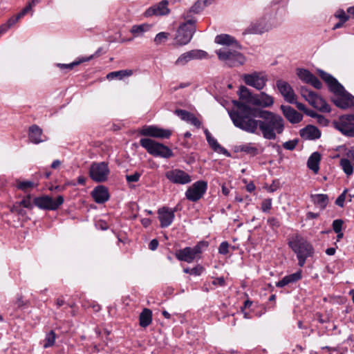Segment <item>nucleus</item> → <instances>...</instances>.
Instances as JSON below:
<instances>
[{"label":"nucleus","instance_id":"obj_1","mask_svg":"<svg viewBox=\"0 0 354 354\" xmlns=\"http://www.w3.org/2000/svg\"><path fill=\"white\" fill-rule=\"evenodd\" d=\"M235 109L229 111V115L234 125L250 133H257L259 124V120L261 109L252 108L250 106L239 102L234 101Z\"/></svg>","mask_w":354,"mask_h":354},{"label":"nucleus","instance_id":"obj_2","mask_svg":"<svg viewBox=\"0 0 354 354\" xmlns=\"http://www.w3.org/2000/svg\"><path fill=\"white\" fill-rule=\"evenodd\" d=\"M259 127L262 136L267 140H275L277 134L284 130V120L281 116L273 112L262 110L260 112Z\"/></svg>","mask_w":354,"mask_h":354},{"label":"nucleus","instance_id":"obj_3","mask_svg":"<svg viewBox=\"0 0 354 354\" xmlns=\"http://www.w3.org/2000/svg\"><path fill=\"white\" fill-rule=\"evenodd\" d=\"M288 245L297 254L299 266H304L308 259L314 257L315 250L312 244L299 235L292 236Z\"/></svg>","mask_w":354,"mask_h":354},{"label":"nucleus","instance_id":"obj_4","mask_svg":"<svg viewBox=\"0 0 354 354\" xmlns=\"http://www.w3.org/2000/svg\"><path fill=\"white\" fill-rule=\"evenodd\" d=\"M236 47L223 46L216 51L219 60L223 62L229 67H236L243 65L245 61V57Z\"/></svg>","mask_w":354,"mask_h":354},{"label":"nucleus","instance_id":"obj_5","mask_svg":"<svg viewBox=\"0 0 354 354\" xmlns=\"http://www.w3.org/2000/svg\"><path fill=\"white\" fill-rule=\"evenodd\" d=\"M208 247L207 241H200L194 247H185L176 250V257L178 259L191 263L201 258L202 253Z\"/></svg>","mask_w":354,"mask_h":354},{"label":"nucleus","instance_id":"obj_6","mask_svg":"<svg viewBox=\"0 0 354 354\" xmlns=\"http://www.w3.org/2000/svg\"><path fill=\"white\" fill-rule=\"evenodd\" d=\"M140 144L149 153L154 156L168 158L172 157L174 155L172 151L168 147L150 138L140 139Z\"/></svg>","mask_w":354,"mask_h":354},{"label":"nucleus","instance_id":"obj_7","mask_svg":"<svg viewBox=\"0 0 354 354\" xmlns=\"http://www.w3.org/2000/svg\"><path fill=\"white\" fill-rule=\"evenodd\" d=\"M110 174V169L107 162H93L89 169V176L97 183L105 182Z\"/></svg>","mask_w":354,"mask_h":354},{"label":"nucleus","instance_id":"obj_8","mask_svg":"<svg viewBox=\"0 0 354 354\" xmlns=\"http://www.w3.org/2000/svg\"><path fill=\"white\" fill-rule=\"evenodd\" d=\"M33 203L35 206L41 209L56 210L64 203V197L58 196L55 200L49 196H43L34 198Z\"/></svg>","mask_w":354,"mask_h":354},{"label":"nucleus","instance_id":"obj_9","mask_svg":"<svg viewBox=\"0 0 354 354\" xmlns=\"http://www.w3.org/2000/svg\"><path fill=\"white\" fill-rule=\"evenodd\" d=\"M334 126L343 135L354 137V114L341 116L337 121L334 122Z\"/></svg>","mask_w":354,"mask_h":354},{"label":"nucleus","instance_id":"obj_10","mask_svg":"<svg viewBox=\"0 0 354 354\" xmlns=\"http://www.w3.org/2000/svg\"><path fill=\"white\" fill-rule=\"evenodd\" d=\"M207 189V183L204 180L195 182L190 186L185 192L187 199L192 202H196L200 200Z\"/></svg>","mask_w":354,"mask_h":354},{"label":"nucleus","instance_id":"obj_11","mask_svg":"<svg viewBox=\"0 0 354 354\" xmlns=\"http://www.w3.org/2000/svg\"><path fill=\"white\" fill-rule=\"evenodd\" d=\"M195 31L196 27L180 24L174 38L176 43L180 46L187 44L191 41Z\"/></svg>","mask_w":354,"mask_h":354},{"label":"nucleus","instance_id":"obj_12","mask_svg":"<svg viewBox=\"0 0 354 354\" xmlns=\"http://www.w3.org/2000/svg\"><path fill=\"white\" fill-rule=\"evenodd\" d=\"M243 80L247 85L260 91L264 88L268 80L263 73L254 72L251 74H245Z\"/></svg>","mask_w":354,"mask_h":354},{"label":"nucleus","instance_id":"obj_13","mask_svg":"<svg viewBox=\"0 0 354 354\" xmlns=\"http://www.w3.org/2000/svg\"><path fill=\"white\" fill-rule=\"evenodd\" d=\"M165 177L174 184L185 185L192 181L191 176L188 174L178 169L166 171Z\"/></svg>","mask_w":354,"mask_h":354},{"label":"nucleus","instance_id":"obj_14","mask_svg":"<svg viewBox=\"0 0 354 354\" xmlns=\"http://www.w3.org/2000/svg\"><path fill=\"white\" fill-rule=\"evenodd\" d=\"M207 53L203 50H192L182 54L175 62L177 66H184L193 59H202L207 57Z\"/></svg>","mask_w":354,"mask_h":354},{"label":"nucleus","instance_id":"obj_15","mask_svg":"<svg viewBox=\"0 0 354 354\" xmlns=\"http://www.w3.org/2000/svg\"><path fill=\"white\" fill-rule=\"evenodd\" d=\"M319 77L328 84L329 90L333 93H342L344 91V86L330 74L318 70Z\"/></svg>","mask_w":354,"mask_h":354},{"label":"nucleus","instance_id":"obj_16","mask_svg":"<svg viewBox=\"0 0 354 354\" xmlns=\"http://www.w3.org/2000/svg\"><path fill=\"white\" fill-rule=\"evenodd\" d=\"M140 133L146 136L169 138L171 135V131L168 129H163L153 126H145L140 131Z\"/></svg>","mask_w":354,"mask_h":354},{"label":"nucleus","instance_id":"obj_17","mask_svg":"<svg viewBox=\"0 0 354 354\" xmlns=\"http://www.w3.org/2000/svg\"><path fill=\"white\" fill-rule=\"evenodd\" d=\"M297 74L301 80L315 88L320 89L322 87V83L309 71L304 68L298 69Z\"/></svg>","mask_w":354,"mask_h":354},{"label":"nucleus","instance_id":"obj_18","mask_svg":"<svg viewBox=\"0 0 354 354\" xmlns=\"http://www.w3.org/2000/svg\"><path fill=\"white\" fill-rule=\"evenodd\" d=\"M158 220L160 226L162 228L169 227L174 220L175 214L174 211H171L168 207H162L158 210Z\"/></svg>","mask_w":354,"mask_h":354},{"label":"nucleus","instance_id":"obj_19","mask_svg":"<svg viewBox=\"0 0 354 354\" xmlns=\"http://www.w3.org/2000/svg\"><path fill=\"white\" fill-rule=\"evenodd\" d=\"M168 4L169 2L167 0H162L158 4L148 8L145 15L146 17L167 15L170 12V10L168 8Z\"/></svg>","mask_w":354,"mask_h":354},{"label":"nucleus","instance_id":"obj_20","mask_svg":"<svg viewBox=\"0 0 354 354\" xmlns=\"http://www.w3.org/2000/svg\"><path fill=\"white\" fill-rule=\"evenodd\" d=\"M276 85L285 100L291 104L295 102V95L294 91L288 82L279 80L277 81Z\"/></svg>","mask_w":354,"mask_h":354},{"label":"nucleus","instance_id":"obj_21","mask_svg":"<svg viewBox=\"0 0 354 354\" xmlns=\"http://www.w3.org/2000/svg\"><path fill=\"white\" fill-rule=\"evenodd\" d=\"M337 97L333 101L339 108L346 109L354 106V97L345 90L342 93H335Z\"/></svg>","mask_w":354,"mask_h":354},{"label":"nucleus","instance_id":"obj_22","mask_svg":"<svg viewBox=\"0 0 354 354\" xmlns=\"http://www.w3.org/2000/svg\"><path fill=\"white\" fill-rule=\"evenodd\" d=\"M252 98V104L262 108L270 107L274 104V98L265 92H261L259 94H254Z\"/></svg>","mask_w":354,"mask_h":354},{"label":"nucleus","instance_id":"obj_23","mask_svg":"<svg viewBox=\"0 0 354 354\" xmlns=\"http://www.w3.org/2000/svg\"><path fill=\"white\" fill-rule=\"evenodd\" d=\"M281 109L286 118L292 124L299 123L303 115L290 106L281 105Z\"/></svg>","mask_w":354,"mask_h":354},{"label":"nucleus","instance_id":"obj_24","mask_svg":"<svg viewBox=\"0 0 354 354\" xmlns=\"http://www.w3.org/2000/svg\"><path fill=\"white\" fill-rule=\"evenodd\" d=\"M270 28V26L264 20L261 19L255 23L251 24L245 30V33L248 34H263L267 32Z\"/></svg>","mask_w":354,"mask_h":354},{"label":"nucleus","instance_id":"obj_25","mask_svg":"<svg viewBox=\"0 0 354 354\" xmlns=\"http://www.w3.org/2000/svg\"><path fill=\"white\" fill-rule=\"evenodd\" d=\"M94 201L99 204L105 203L109 199V194L106 187L103 185L97 186L91 192Z\"/></svg>","mask_w":354,"mask_h":354},{"label":"nucleus","instance_id":"obj_26","mask_svg":"<svg viewBox=\"0 0 354 354\" xmlns=\"http://www.w3.org/2000/svg\"><path fill=\"white\" fill-rule=\"evenodd\" d=\"M300 136L305 140H315L321 136V132L313 125H307L299 131Z\"/></svg>","mask_w":354,"mask_h":354},{"label":"nucleus","instance_id":"obj_27","mask_svg":"<svg viewBox=\"0 0 354 354\" xmlns=\"http://www.w3.org/2000/svg\"><path fill=\"white\" fill-rule=\"evenodd\" d=\"M215 42L224 46L236 47L238 49H241V46L234 38L227 34L217 35L215 38Z\"/></svg>","mask_w":354,"mask_h":354},{"label":"nucleus","instance_id":"obj_28","mask_svg":"<svg viewBox=\"0 0 354 354\" xmlns=\"http://www.w3.org/2000/svg\"><path fill=\"white\" fill-rule=\"evenodd\" d=\"M301 278V270H298L295 273L285 276L281 280L279 281L276 286L279 288L284 287L290 283H293Z\"/></svg>","mask_w":354,"mask_h":354},{"label":"nucleus","instance_id":"obj_29","mask_svg":"<svg viewBox=\"0 0 354 354\" xmlns=\"http://www.w3.org/2000/svg\"><path fill=\"white\" fill-rule=\"evenodd\" d=\"M29 139L35 143L39 144L44 141L41 138L42 130L37 125H32L29 129Z\"/></svg>","mask_w":354,"mask_h":354},{"label":"nucleus","instance_id":"obj_30","mask_svg":"<svg viewBox=\"0 0 354 354\" xmlns=\"http://www.w3.org/2000/svg\"><path fill=\"white\" fill-rule=\"evenodd\" d=\"M321 156L318 152L313 153L307 161L308 167L315 174H317L319 169V162Z\"/></svg>","mask_w":354,"mask_h":354},{"label":"nucleus","instance_id":"obj_31","mask_svg":"<svg viewBox=\"0 0 354 354\" xmlns=\"http://www.w3.org/2000/svg\"><path fill=\"white\" fill-rule=\"evenodd\" d=\"M310 198L314 204L319 207L321 209H324L329 202V198L327 194H312Z\"/></svg>","mask_w":354,"mask_h":354},{"label":"nucleus","instance_id":"obj_32","mask_svg":"<svg viewBox=\"0 0 354 354\" xmlns=\"http://www.w3.org/2000/svg\"><path fill=\"white\" fill-rule=\"evenodd\" d=\"M152 312L148 308H145L139 316V324L141 327L146 328L151 324Z\"/></svg>","mask_w":354,"mask_h":354},{"label":"nucleus","instance_id":"obj_33","mask_svg":"<svg viewBox=\"0 0 354 354\" xmlns=\"http://www.w3.org/2000/svg\"><path fill=\"white\" fill-rule=\"evenodd\" d=\"M207 141L209 147L216 152L223 153L226 156H230V153L224 147H221L217 142V140L212 136L208 138Z\"/></svg>","mask_w":354,"mask_h":354},{"label":"nucleus","instance_id":"obj_34","mask_svg":"<svg viewBox=\"0 0 354 354\" xmlns=\"http://www.w3.org/2000/svg\"><path fill=\"white\" fill-rule=\"evenodd\" d=\"M133 74V71L131 69L120 70L118 71H113L107 74L106 78L112 80L117 78L119 80L123 79L124 77H129Z\"/></svg>","mask_w":354,"mask_h":354},{"label":"nucleus","instance_id":"obj_35","mask_svg":"<svg viewBox=\"0 0 354 354\" xmlns=\"http://www.w3.org/2000/svg\"><path fill=\"white\" fill-rule=\"evenodd\" d=\"M312 106L322 112L329 113L330 111L329 105L319 95L315 98Z\"/></svg>","mask_w":354,"mask_h":354},{"label":"nucleus","instance_id":"obj_36","mask_svg":"<svg viewBox=\"0 0 354 354\" xmlns=\"http://www.w3.org/2000/svg\"><path fill=\"white\" fill-rule=\"evenodd\" d=\"M36 186H37V184L30 180L22 181L20 180H16V187L19 189H20L24 192H26L32 189V188H34Z\"/></svg>","mask_w":354,"mask_h":354},{"label":"nucleus","instance_id":"obj_37","mask_svg":"<svg viewBox=\"0 0 354 354\" xmlns=\"http://www.w3.org/2000/svg\"><path fill=\"white\" fill-rule=\"evenodd\" d=\"M151 26V25L147 24L135 25L132 26L131 32L134 36L138 37L142 35L144 32L148 31L150 29Z\"/></svg>","mask_w":354,"mask_h":354},{"label":"nucleus","instance_id":"obj_38","mask_svg":"<svg viewBox=\"0 0 354 354\" xmlns=\"http://www.w3.org/2000/svg\"><path fill=\"white\" fill-rule=\"evenodd\" d=\"M254 95V94H252L247 87L244 86H240L239 98L241 100H245L247 102L252 104Z\"/></svg>","mask_w":354,"mask_h":354},{"label":"nucleus","instance_id":"obj_39","mask_svg":"<svg viewBox=\"0 0 354 354\" xmlns=\"http://www.w3.org/2000/svg\"><path fill=\"white\" fill-rule=\"evenodd\" d=\"M193 12H191V10L185 11L183 15L182 18L185 21L182 24H186V26L196 27L195 24L196 22V19L193 17Z\"/></svg>","mask_w":354,"mask_h":354},{"label":"nucleus","instance_id":"obj_40","mask_svg":"<svg viewBox=\"0 0 354 354\" xmlns=\"http://www.w3.org/2000/svg\"><path fill=\"white\" fill-rule=\"evenodd\" d=\"M94 57L93 55L88 57H84V58H82L80 59L79 61H75V62H73L71 64H58L57 66L62 68V69H68V70H71L73 69L75 66H77L79 65L80 64L82 63V62H87V61H89L91 60L93 57Z\"/></svg>","mask_w":354,"mask_h":354},{"label":"nucleus","instance_id":"obj_41","mask_svg":"<svg viewBox=\"0 0 354 354\" xmlns=\"http://www.w3.org/2000/svg\"><path fill=\"white\" fill-rule=\"evenodd\" d=\"M207 6V0H197L189 8L194 14H199Z\"/></svg>","mask_w":354,"mask_h":354},{"label":"nucleus","instance_id":"obj_42","mask_svg":"<svg viewBox=\"0 0 354 354\" xmlns=\"http://www.w3.org/2000/svg\"><path fill=\"white\" fill-rule=\"evenodd\" d=\"M340 166L343 169L344 172L348 176H351L353 173V167L351 162L346 158H342L340 160Z\"/></svg>","mask_w":354,"mask_h":354},{"label":"nucleus","instance_id":"obj_43","mask_svg":"<svg viewBox=\"0 0 354 354\" xmlns=\"http://www.w3.org/2000/svg\"><path fill=\"white\" fill-rule=\"evenodd\" d=\"M240 151L246 153L252 156H254L258 154V149L252 145L251 143L241 145L239 147Z\"/></svg>","mask_w":354,"mask_h":354},{"label":"nucleus","instance_id":"obj_44","mask_svg":"<svg viewBox=\"0 0 354 354\" xmlns=\"http://www.w3.org/2000/svg\"><path fill=\"white\" fill-rule=\"evenodd\" d=\"M56 339V335L53 330H50L46 335L44 339V347L48 348L53 346Z\"/></svg>","mask_w":354,"mask_h":354},{"label":"nucleus","instance_id":"obj_45","mask_svg":"<svg viewBox=\"0 0 354 354\" xmlns=\"http://www.w3.org/2000/svg\"><path fill=\"white\" fill-rule=\"evenodd\" d=\"M203 267H185L183 272L191 275L198 276L203 272Z\"/></svg>","mask_w":354,"mask_h":354},{"label":"nucleus","instance_id":"obj_46","mask_svg":"<svg viewBox=\"0 0 354 354\" xmlns=\"http://www.w3.org/2000/svg\"><path fill=\"white\" fill-rule=\"evenodd\" d=\"M298 142L299 140L297 139L288 140L283 144V147L284 149L287 150L292 151L295 149L296 146L298 144Z\"/></svg>","mask_w":354,"mask_h":354},{"label":"nucleus","instance_id":"obj_47","mask_svg":"<svg viewBox=\"0 0 354 354\" xmlns=\"http://www.w3.org/2000/svg\"><path fill=\"white\" fill-rule=\"evenodd\" d=\"M186 122H190L192 125L197 128H200L201 126V121L192 113H190Z\"/></svg>","mask_w":354,"mask_h":354},{"label":"nucleus","instance_id":"obj_48","mask_svg":"<svg viewBox=\"0 0 354 354\" xmlns=\"http://www.w3.org/2000/svg\"><path fill=\"white\" fill-rule=\"evenodd\" d=\"M35 6V0H32L18 15L17 18L23 17L28 12H29L33 6Z\"/></svg>","mask_w":354,"mask_h":354},{"label":"nucleus","instance_id":"obj_49","mask_svg":"<svg viewBox=\"0 0 354 354\" xmlns=\"http://www.w3.org/2000/svg\"><path fill=\"white\" fill-rule=\"evenodd\" d=\"M168 35H169L168 33H166L164 32H160L156 35V36L154 39V42L157 45H158V44H161L162 42L165 41L168 38Z\"/></svg>","mask_w":354,"mask_h":354},{"label":"nucleus","instance_id":"obj_50","mask_svg":"<svg viewBox=\"0 0 354 354\" xmlns=\"http://www.w3.org/2000/svg\"><path fill=\"white\" fill-rule=\"evenodd\" d=\"M141 174L139 172H135L133 174L126 175L127 183H136L139 180Z\"/></svg>","mask_w":354,"mask_h":354},{"label":"nucleus","instance_id":"obj_51","mask_svg":"<svg viewBox=\"0 0 354 354\" xmlns=\"http://www.w3.org/2000/svg\"><path fill=\"white\" fill-rule=\"evenodd\" d=\"M343 221L342 219H336L333 222V229L335 233H339L342 231Z\"/></svg>","mask_w":354,"mask_h":354},{"label":"nucleus","instance_id":"obj_52","mask_svg":"<svg viewBox=\"0 0 354 354\" xmlns=\"http://www.w3.org/2000/svg\"><path fill=\"white\" fill-rule=\"evenodd\" d=\"M347 189H345L336 199L335 204L341 207H344V203L346 200Z\"/></svg>","mask_w":354,"mask_h":354},{"label":"nucleus","instance_id":"obj_53","mask_svg":"<svg viewBox=\"0 0 354 354\" xmlns=\"http://www.w3.org/2000/svg\"><path fill=\"white\" fill-rule=\"evenodd\" d=\"M174 113H175L176 115H177L183 120H185V121L187 120V119L188 118V117H189V115L190 114V112H189L187 111H185V110H183V109H176L174 111Z\"/></svg>","mask_w":354,"mask_h":354},{"label":"nucleus","instance_id":"obj_54","mask_svg":"<svg viewBox=\"0 0 354 354\" xmlns=\"http://www.w3.org/2000/svg\"><path fill=\"white\" fill-rule=\"evenodd\" d=\"M18 203L20 204L21 206L22 205L25 208H28V209L32 208V203L30 201V195H28L26 198H24L21 201H20Z\"/></svg>","mask_w":354,"mask_h":354},{"label":"nucleus","instance_id":"obj_55","mask_svg":"<svg viewBox=\"0 0 354 354\" xmlns=\"http://www.w3.org/2000/svg\"><path fill=\"white\" fill-rule=\"evenodd\" d=\"M27 304L26 301L23 300L21 295H18L17 300L14 303V309L22 308Z\"/></svg>","mask_w":354,"mask_h":354},{"label":"nucleus","instance_id":"obj_56","mask_svg":"<svg viewBox=\"0 0 354 354\" xmlns=\"http://www.w3.org/2000/svg\"><path fill=\"white\" fill-rule=\"evenodd\" d=\"M335 16L338 18L339 21H342L343 22H346L348 19V16L343 10H338Z\"/></svg>","mask_w":354,"mask_h":354},{"label":"nucleus","instance_id":"obj_57","mask_svg":"<svg viewBox=\"0 0 354 354\" xmlns=\"http://www.w3.org/2000/svg\"><path fill=\"white\" fill-rule=\"evenodd\" d=\"M10 210L12 213H15L19 215H22L24 213V210L22 208H21V205L18 203L13 205L10 207Z\"/></svg>","mask_w":354,"mask_h":354},{"label":"nucleus","instance_id":"obj_58","mask_svg":"<svg viewBox=\"0 0 354 354\" xmlns=\"http://www.w3.org/2000/svg\"><path fill=\"white\" fill-rule=\"evenodd\" d=\"M230 245L227 241L222 242L218 248V252L220 254H226L228 253Z\"/></svg>","mask_w":354,"mask_h":354},{"label":"nucleus","instance_id":"obj_59","mask_svg":"<svg viewBox=\"0 0 354 354\" xmlns=\"http://www.w3.org/2000/svg\"><path fill=\"white\" fill-rule=\"evenodd\" d=\"M272 200L270 198L265 199L261 203V209L263 212H268L271 209Z\"/></svg>","mask_w":354,"mask_h":354},{"label":"nucleus","instance_id":"obj_60","mask_svg":"<svg viewBox=\"0 0 354 354\" xmlns=\"http://www.w3.org/2000/svg\"><path fill=\"white\" fill-rule=\"evenodd\" d=\"M212 283L214 286H218L221 287L225 286L226 285L225 279L223 277H216L214 279Z\"/></svg>","mask_w":354,"mask_h":354},{"label":"nucleus","instance_id":"obj_61","mask_svg":"<svg viewBox=\"0 0 354 354\" xmlns=\"http://www.w3.org/2000/svg\"><path fill=\"white\" fill-rule=\"evenodd\" d=\"M317 94H316L315 92L312 91L310 93H308L306 97H305V100L308 102L310 104H313V102H315V98L317 97Z\"/></svg>","mask_w":354,"mask_h":354},{"label":"nucleus","instance_id":"obj_62","mask_svg":"<svg viewBox=\"0 0 354 354\" xmlns=\"http://www.w3.org/2000/svg\"><path fill=\"white\" fill-rule=\"evenodd\" d=\"M268 223L272 227H278L280 225L279 221L277 218L272 217L268 219Z\"/></svg>","mask_w":354,"mask_h":354},{"label":"nucleus","instance_id":"obj_63","mask_svg":"<svg viewBox=\"0 0 354 354\" xmlns=\"http://www.w3.org/2000/svg\"><path fill=\"white\" fill-rule=\"evenodd\" d=\"M158 246V241L157 239H152L149 243V249L153 251L157 249Z\"/></svg>","mask_w":354,"mask_h":354},{"label":"nucleus","instance_id":"obj_64","mask_svg":"<svg viewBox=\"0 0 354 354\" xmlns=\"http://www.w3.org/2000/svg\"><path fill=\"white\" fill-rule=\"evenodd\" d=\"M20 18H17V15L15 16V17H12L11 18H10L6 24L7 25H9V28L12 27L14 24H15L18 20Z\"/></svg>","mask_w":354,"mask_h":354}]
</instances>
